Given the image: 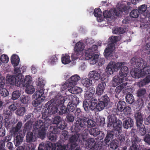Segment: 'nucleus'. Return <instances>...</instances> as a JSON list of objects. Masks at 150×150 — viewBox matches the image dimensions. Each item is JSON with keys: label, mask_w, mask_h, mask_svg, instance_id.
I'll use <instances>...</instances> for the list:
<instances>
[{"label": "nucleus", "mask_w": 150, "mask_h": 150, "mask_svg": "<svg viewBox=\"0 0 150 150\" xmlns=\"http://www.w3.org/2000/svg\"><path fill=\"white\" fill-rule=\"evenodd\" d=\"M66 100L64 97L62 96L60 94H58L53 98L45 104L46 108L44 109L43 113V115L48 116L49 115H51L56 113L58 110L59 106L63 104Z\"/></svg>", "instance_id": "obj_1"}, {"label": "nucleus", "mask_w": 150, "mask_h": 150, "mask_svg": "<svg viewBox=\"0 0 150 150\" xmlns=\"http://www.w3.org/2000/svg\"><path fill=\"white\" fill-rule=\"evenodd\" d=\"M52 123V120L48 117V116H45L42 114V120H38L35 122L33 127V132L35 130V132L38 131L40 138L43 139L45 137L48 126Z\"/></svg>", "instance_id": "obj_2"}, {"label": "nucleus", "mask_w": 150, "mask_h": 150, "mask_svg": "<svg viewBox=\"0 0 150 150\" xmlns=\"http://www.w3.org/2000/svg\"><path fill=\"white\" fill-rule=\"evenodd\" d=\"M96 125L95 122L86 117L83 116V118L78 117L75 123L74 130L76 132H80L81 131H83L88 127H94Z\"/></svg>", "instance_id": "obj_3"}, {"label": "nucleus", "mask_w": 150, "mask_h": 150, "mask_svg": "<svg viewBox=\"0 0 150 150\" xmlns=\"http://www.w3.org/2000/svg\"><path fill=\"white\" fill-rule=\"evenodd\" d=\"M113 130L108 131L106 137L103 142L104 144L107 145L112 139L117 135V133H120L122 132V123L121 121H118L112 125Z\"/></svg>", "instance_id": "obj_4"}, {"label": "nucleus", "mask_w": 150, "mask_h": 150, "mask_svg": "<svg viewBox=\"0 0 150 150\" xmlns=\"http://www.w3.org/2000/svg\"><path fill=\"white\" fill-rule=\"evenodd\" d=\"M98 48V46L97 45H93L85 52V56L88 58V59L90 60L91 64H95L98 61L99 56L95 54L97 52Z\"/></svg>", "instance_id": "obj_5"}, {"label": "nucleus", "mask_w": 150, "mask_h": 150, "mask_svg": "<svg viewBox=\"0 0 150 150\" xmlns=\"http://www.w3.org/2000/svg\"><path fill=\"white\" fill-rule=\"evenodd\" d=\"M117 36H112L108 39V44L105 49L104 53L105 56L106 57H110L115 49V45L116 42L118 41Z\"/></svg>", "instance_id": "obj_6"}, {"label": "nucleus", "mask_w": 150, "mask_h": 150, "mask_svg": "<svg viewBox=\"0 0 150 150\" xmlns=\"http://www.w3.org/2000/svg\"><path fill=\"white\" fill-rule=\"evenodd\" d=\"M146 93V90L145 88L139 89L137 92V96L138 98L136 102L137 107L139 109L142 108L144 105V101L145 99V94Z\"/></svg>", "instance_id": "obj_7"}, {"label": "nucleus", "mask_w": 150, "mask_h": 150, "mask_svg": "<svg viewBox=\"0 0 150 150\" xmlns=\"http://www.w3.org/2000/svg\"><path fill=\"white\" fill-rule=\"evenodd\" d=\"M71 131L72 132H75V134L71 136L69 138L68 144L71 148V150H72L75 148L76 147L78 146L77 142L79 140L80 134L78 133L79 132H76L74 130V128L72 127Z\"/></svg>", "instance_id": "obj_8"}, {"label": "nucleus", "mask_w": 150, "mask_h": 150, "mask_svg": "<svg viewBox=\"0 0 150 150\" xmlns=\"http://www.w3.org/2000/svg\"><path fill=\"white\" fill-rule=\"evenodd\" d=\"M122 65L121 63H116L113 62H110L106 69V71L108 74L111 75L115 71H117L120 68Z\"/></svg>", "instance_id": "obj_9"}, {"label": "nucleus", "mask_w": 150, "mask_h": 150, "mask_svg": "<svg viewBox=\"0 0 150 150\" xmlns=\"http://www.w3.org/2000/svg\"><path fill=\"white\" fill-rule=\"evenodd\" d=\"M114 15L117 16H121L123 12L126 14H127L129 13V9L128 7L125 4H122L120 6V7L114 11Z\"/></svg>", "instance_id": "obj_10"}, {"label": "nucleus", "mask_w": 150, "mask_h": 150, "mask_svg": "<svg viewBox=\"0 0 150 150\" xmlns=\"http://www.w3.org/2000/svg\"><path fill=\"white\" fill-rule=\"evenodd\" d=\"M131 61L132 63L134 62L137 67L141 70L147 64V62L141 58L133 57Z\"/></svg>", "instance_id": "obj_11"}, {"label": "nucleus", "mask_w": 150, "mask_h": 150, "mask_svg": "<svg viewBox=\"0 0 150 150\" xmlns=\"http://www.w3.org/2000/svg\"><path fill=\"white\" fill-rule=\"evenodd\" d=\"M137 107V105H135V110L136 112L135 113L134 117L136 120V125H139L143 124V115L142 114L141 110L139 109Z\"/></svg>", "instance_id": "obj_12"}, {"label": "nucleus", "mask_w": 150, "mask_h": 150, "mask_svg": "<svg viewBox=\"0 0 150 150\" xmlns=\"http://www.w3.org/2000/svg\"><path fill=\"white\" fill-rule=\"evenodd\" d=\"M31 77L29 76H26L24 79L23 76H22L19 79V82L20 83L19 87H25L30 85L31 83Z\"/></svg>", "instance_id": "obj_13"}, {"label": "nucleus", "mask_w": 150, "mask_h": 150, "mask_svg": "<svg viewBox=\"0 0 150 150\" xmlns=\"http://www.w3.org/2000/svg\"><path fill=\"white\" fill-rule=\"evenodd\" d=\"M19 79L18 77H16L13 75H10L7 77L6 81L10 84H15L16 86L19 87V86H20Z\"/></svg>", "instance_id": "obj_14"}, {"label": "nucleus", "mask_w": 150, "mask_h": 150, "mask_svg": "<svg viewBox=\"0 0 150 150\" xmlns=\"http://www.w3.org/2000/svg\"><path fill=\"white\" fill-rule=\"evenodd\" d=\"M52 123L56 124L62 129H64L66 127L64 122L62 120L61 118L59 116H56L54 118Z\"/></svg>", "instance_id": "obj_15"}, {"label": "nucleus", "mask_w": 150, "mask_h": 150, "mask_svg": "<svg viewBox=\"0 0 150 150\" xmlns=\"http://www.w3.org/2000/svg\"><path fill=\"white\" fill-rule=\"evenodd\" d=\"M86 147L89 149L93 150L97 147L94 138L88 139L85 143Z\"/></svg>", "instance_id": "obj_16"}, {"label": "nucleus", "mask_w": 150, "mask_h": 150, "mask_svg": "<svg viewBox=\"0 0 150 150\" xmlns=\"http://www.w3.org/2000/svg\"><path fill=\"white\" fill-rule=\"evenodd\" d=\"M55 150H71L70 146L67 144L65 145L62 144V141L59 140L57 142L55 143Z\"/></svg>", "instance_id": "obj_17"}, {"label": "nucleus", "mask_w": 150, "mask_h": 150, "mask_svg": "<svg viewBox=\"0 0 150 150\" xmlns=\"http://www.w3.org/2000/svg\"><path fill=\"white\" fill-rule=\"evenodd\" d=\"M130 74L131 76L134 78H139L144 76L142 71L136 68L132 69Z\"/></svg>", "instance_id": "obj_18"}, {"label": "nucleus", "mask_w": 150, "mask_h": 150, "mask_svg": "<svg viewBox=\"0 0 150 150\" xmlns=\"http://www.w3.org/2000/svg\"><path fill=\"white\" fill-rule=\"evenodd\" d=\"M22 126V123L21 121L18 122L15 126L12 127L11 133L12 135L15 137L17 133H20V130Z\"/></svg>", "instance_id": "obj_19"}, {"label": "nucleus", "mask_w": 150, "mask_h": 150, "mask_svg": "<svg viewBox=\"0 0 150 150\" xmlns=\"http://www.w3.org/2000/svg\"><path fill=\"white\" fill-rule=\"evenodd\" d=\"M5 85L4 80L0 78V94L2 96L6 97L9 94L7 89L3 88Z\"/></svg>", "instance_id": "obj_20"}, {"label": "nucleus", "mask_w": 150, "mask_h": 150, "mask_svg": "<svg viewBox=\"0 0 150 150\" xmlns=\"http://www.w3.org/2000/svg\"><path fill=\"white\" fill-rule=\"evenodd\" d=\"M106 85L105 82L104 81L100 82L98 84L96 90V93L97 95L100 97L103 93Z\"/></svg>", "instance_id": "obj_21"}, {"label": "nucleus", "mask_w": 150, "mask_h": 150, "mask_svg": "<svg viewBox=\"0 0 150 150\" xmlns=\"http://www.w3.org/2000/svg\"><path fill=\"white\" fill-rule=\"evenodd\" d=\"M116 115H118V114L117 112H116V114H112L108 117L109 121L107 123L108 127H110L112 126V125L114 123L117 122L118 121H120L117 120Z\"/></svg>", "instance_id": "obj_22"}, {"label": "nucleus", "mask_w": 150, "mask_h": 150, "mask_svg": "<svg viewBox=\"0 0 150 150\" xmlns=\"http://www.w3.org/2000/svg\"><path fill=\"white\" fill-rule=\"evenodd\" d=\"M24 134L21 133H17L14 137V143L16 146L19 145L22 143Z\"/></svg>", "instance_id": "obj_23"}, {"label": "nucleus", "mask_w": 150, "mask_h": 150, "mask_svg": "<svg viewBox=\"0 0 150 150\" xmlns=\"http://www.w3.org/2000/svg\"><path fill=\"white\" fill-rule=\"evenodd\" d=\"M134 122L132 119L130 117H127L125 119L123 122V127L126 129H130L133 127Z\"/></svg>", "instance_id": "obj_24"}, {"label": "nucleus", "mask_w": 150, "mask_h": 150, "mask_svg": "<svg viewBox=\"0 0 150 150\" xmlns=\"http://www.w3.org/2000/svg\"><path fill=\"white\" fill-rule=\"evenodd\" d=\"M52 143L48 141L45 144H43V145L40 144L38 147V150H44V149L45 150H52Z\"/></svg>", "instance_id": "obj_25"}, {"label": "nucleus", "mask_w": 150, "mask_h": 150, "mask_svg": "<svg viewBox=\"0 0 150 150\" xmlns=\"http://www.w3.org/2000/svg\"><path fill=\"white\" fill-rule=\"evenodd\" d=\"M101 74L99 73L96 71H90L88 74V76L89 78L93 79L96 80H99L101 76Z\"/></svg>", "instance_id": "obj_26"}, {"label": "nucleus", "mask_w": 150, "mask_h": 150, "mask_svg": "<svg viewBox=\"0 0 150 150\" xmlns=\"http://www.w3.org/2000/svg\"><path fill=\"white\" fill-rule=\"evenodd\" d=\"M40 90L37 91L33 95V98H38L39 99H42L43 98H45V97L43 96L44 94V90L45 89L42 88H40Z\"/></svg>", "instance_id": "obj_27"}, {"label": "nucleus", "mask_w": 150, "mask_h": 150, "mask_svg": "<svg viewBox=\"0 0 150 150\" xmlns=\"http://www.w3.org/2000/svg\"><path fill=\"white\" fill-rule=\"evenodd\" d=\"M80 79L79 76L77 74L71 76L68 79V81L70 84L73 85H76L78 81Z\"/></svg>", "instance_id": "obj_28"}, {"label": "nucleus", "mask_w": 150, "mask_h": 150, "mask_svg": "<svg viewBox=\"0 0 150 150\" xmlns=\"http://www.w3.org/2000/svg\"><path fill=\"white\" fill-rule=\"evenodd\" d=\"M36 140V137L33 134V133L28 132L26 136V141L28 142H35Z\"/></svg>", "instance_id": "obj_29"}, {"label": "nucleus", "mask_w": 150, "mask_h": 150, "mask_svg": "<svg viewBox=\"0 0 150 150\" xmlns=\"http://www.w3.org/2000/svg\"><path fill=\"white\" fill-rule=\"evenodd\" d=\"M84 48V45L83 43L79 42L76 43L74 47L75 52H81L83 51Z\"/></svg>", "instance_id": "obj_30"}, {"label": "nucleus", "mask_w": 150, "mask_h": 150, "mask_svg": "<svg viewBox=\"0 0 150 150\" xmlns=\"http://www.w3.org/2000/svg\"><path fill=\"white\" fill-rule=\"evenodd\" d=\"M11 62L12 64L14 67L17 66L20 61V59L19 57L16 55H13L11 58Z\"/></svg>", "instance_id": "obj_31"}, {"label": "nucleus", "mask_w": 150, "mask_h": 150, "mask_svg": "<svg viewBox=\"0 0 150 150\" xmlns=\"http://www.w3.org/2000/svg\"><path fill=\"white\" fill-rule=\"evenodd\" d=\"M121 69L120 71L119 74L121 77L124 78L127 76L129 72L128 69L127 67L121 66Z\"/></svg>", "instance_id": "obj_32"}, {"label": "nucleus", "mask_w": 150, "mask_h": 150, "mask_svg": "<svg viewBox=\"0 0 150 150\" xmlns=\"http://www.w3.org/2000/svg\"><path fill=\"white\" fill-rule=\"evenodd\" d=\"M124 79L121 78L118 76H115L113 77L112 80V85L114 86H116L123 82Z\"/></svg>", "instance_id": "obj_33"}, {"label": "nucleus", "mask_w": 150, "mask_h": 150, "mask_svg": "<svg viewBox=\"0 0 150 150\" xmlns=\"http://www.w3.org/2000/svg\"><path fill=\"white\" fill-rule=\"evenodd\" d=\"M150 82V74L147 76L144 79L140 81L138 83L140 87L145 86Z\"/></svg>", "instance_id": "obj_34"}, {"label": "nucleus", "mask_w": 150, "mask_h": 150, "mask_svg": "<svg viewBox=\"0 0 150 150\" xmlns=\"http://www.w3.org/2000/svg\"><path fill=\"white\" fill-rule=\"evenodd\" d=\"M69 99L70 100L69 102H71V103L74 105H77L79 103V98L75 95H70L69 96Z\"/></svg>", "instance_id": "obj_35"}, {"label": "nucleus", "mask_w": 150, "mask_h": 150, "mask_svg": "<svg viewBox=\"0 0 150 150\" xmlns=\"http://www.w3.org/2000/svg\"><path fill=\"white\" fill-rule=\"evenodd\" d=\"M83 106L85 111L87 113L90 112V110L93 111L94 110L93 109L91 108V105L86 100H84L83 102Z\"/></svg>", "instance_id": "obj_36"}, {"label": "nucleus", "mask_w": 150, "mask_h": 150, "mask_svg": "<svg viewBox=\"0 0 150 150\" xmlns=\"http://www.w3.org/2000/svg\"><path fill=\"white\" fill-rule=\"evenodd\" d=\"M69 91L71 93L76 94L81 93L82 92V90L80 88L74 86L69 89Z\"/></svg>", "instance_id": "obj_37"}, {"label": "nucleus", "mask_w": 150, "mask_h": 150, "mask_svg": "<svg viewBox=\"0 0 150 150\" xmlns=\"http://www.w3.org/2000/svg\"><path fill=\"white\" fill-rule=\"evenodd\" d=\"M81 83L83 85L86 87L89 88L92 84V81L87 78L82 79L81 80Z\"/></svg>", "instance_id": "obj_38"}, {"label": "nucleus", "mask_w": 150, "mask_h": 150, "mask_svg": "<svg viewBox=\"0 0 150 150\" xmlns=\"http://www.w3.org/2000/svg\"><path fill=\"white\" fill-rule=\"evenodd\" d=\"M125 29L121 27H116L113 29L112 32L113 33L116 34H122L125 32Z\"/></svg>", "instance_id": "obj_39"}, {"label": "nucleus", "mask_w": 150, "mask_h": 150, "mask_svg": "<svg viewBox=\"0 0 150 150\" xmlns=\"http://www.w3.org/2000/svg\"><path fill=\"white\" fill-rule=\"evenodd\" d=\"M127 106L126 103L122 101H119L117 105V108L118 110L119 111L122 112L123 108Z\"/></svg>", "instance_id": "obj_40"}, {"label": "nucleus", "mask_w": 150, "mask_h": 150, "mask_svg": "<svg viewBox=\"0 0 150 150\" xmlns=\"http://www.w3.org/2000/svg\"><path fill=\"white\" fill-rule=\"evenodd\" d=\"M81 132L82 131H81L80 132L78 133L80 134L79 142L82 144H83L86 142V141L87 139V135L86 134L84 133L81 134Z\"/></svg>", "instance_id": "obj_41"}, {"label": "nucleus", "mask_w": 150, "mask_h": 150, "mask_svg": "<svg viewBox=\"0 0 150 150\" xmlns=\"http://www.w3.org/2000/svg\"><path fill=\"white\" fill-rule=\"evenodd\" d=\"M98 99L102 102L104 103L107 105H108L110 100L109 98L107 95H105L104 96H103L100 97H99Z\"/></svg>", "instance_id": "obj_42"}, {"label": "nucleus", "mask_w": 150, "mask_h": 150, "mask_svg": "<svg viewBox=\"0 0 150 150\" xmlns=\"http://www.w3.org/2000/svg\"><path fill=\"white\" fill-rule=\"evenodd\" d=\"M98 102L97 99L94 97L92 98L90 100L88 101V102L91 105V107L94 110L96 108V106Z\"/></svg>", "instance_id": "obj_43"}, {"label": "nucleus", "mask_w": 150, "mask_h": 150, "mask_svg": "<svg viewBox=\"0 0 150 150\" xmlns=\"http://www.w3.org/2000/svg\"><path fill=\"white\" fill-rule=\"evenodd\" d=\"M137 126L139 129V131L141 135H144L146 134V130L144 125L142 124L139 125H137Z\"/></svg>", "instance_id": "obj_44"}, {"label": "nucleus", "mask_w": 150, "mask_h": 150, "mask_svg": "<svg viewBox=\"0 0 150 150\" xmlns=\"http://www.w3.org/2000/svg\"><path fill=\"white\" fill-rule=\"evenodd\" d=\"M117 135L114 139L118 142H120V143L124 142L125 140V137L122 135H120L119 133H117Z\"/></svg>", "instance_id": "obj_45"}, {"label": "nucleus", "mask_w": 150, "mask_h": 150, "mask_svg": "<svg viewBox=\"0 0 150 150\" xmlns=\"http://www.w3.org/2000/svg\"><path fill=\"white\" fill-rule=\"evenodd\" d=\"M77 105H74L72 104L71 102H69L67 105V107L69 113V112H74L76 110V107Z\"/></svg>", "instance_id": "obj_46"}, {"label": "nucleus", "mask_w": 150, "mask_h": 150, "mask_svg": "<svg viewBox=\"0 0 150 150\" xmlns=\"http://www.w3.org/2000/svg\"><path fill=\"white\" fill-rule=\"evenodd\" d=\"M107 106L104 103L99 100V101L97 103L96 106V109H97L99 111H100L103 109L105 107Z\"/></svg>", "instance_id": "obj_47"}, {"label": "nucleus", "mask_w": 150, "mask_h": 150, "mask_svg": "<svg viewBox=\"0 0 150 150\" xmlns=\"http://www.w3.org/2000/svg\"><path fill=\"white\" fill-rule=\"evenodd\" d=\"M100 131L98 129L95 128L90 129L89 130V133L91 135H93L94 137L97 136L99 133Z\"/></svg>", "instance_id": "obj_48"}, {"label": "nucleus", "mask_w": 150, "mask_h": 150, "mask_svg": "<svg viewBox=\"0 0 150 150\" xmlns=\"http://www.w3.org/2000/svg\"><path fill=\"white\" fill-rule=\"evenodd\" d=\"M25 92L28 94H32L35 91L34 87L31 84L25 86Z\"/></svg>", "instance_id": "obj_49"}, {"label": "nucleus", "mask_w": 150, "mask_h": 150, "mask_svg": "<svg viewBox=\"0 0 150 150\" xmlns=\"http://www.w3.org/2000/svg\"><path fill=\"white\" fill-rule=\"evenodd\" d=\"M45 100V98H43L42 99H39L38 98H35V99L32 102V104L33 106L36 107L39 105L41 103Z\"/></svg>", "instance_id": "obj_50"}, {"label": "nucleus", "mask_w": 150, "mask_h": 150, "mask_svg": "<svg viewBox=\"0 0 150 150\" xmlns=\"http://www.w3.org/2000/svg\"><path fill=\"white\" fill-rule=\"evenodd\" d=\"M25 111V108L24 107H21L16 110V113L18 115L22 116L24 114Z\"/></svg>", "instance_id": "obj_51"}, {"label": "nucleus", "mask_w": 150, "mask_h": 150, "mask_svg": "<svg viewBox=\"0 0 150 150\" xmlns=\"http://www.w3.org/2000/svg\"><path fill=\"white\" fill-rule=\"evenodd\" d=\"M69 113L67 107L62 105L60 108V110L59 111V114L62 115L64 114H67Z\"/></svg>", "instance_id": "obj_52"}, {"label": "nucleus", "mask_w": 150, "mask_h": 150, "mask_svg": "<svg viewBox=\"0 0 150 150\" xmlns=\"http://www.w3.org/2000/svg\"><path fill=\"white\" fill-rule=\"evenodd\" d=\"M61 59L62 63L64 64H68L71 62L70 56L67 54L62 57Z\"/></svg>", "instance_id": "obj_53"}, {"label": "nucleus", "mask_w": 150, "mask_h": 150, "mask_svg": "<svg viewBox=\"0 0 150 150\" xmlns=\"http://www.w3.org/2000/svg\"><path fill=\"white\" fill-rule=\"evenodd\" d=\"M125 98L126 102L129 104H131L134 102V98L132 94H128Z\"/></svg>", "instance_id": "obj_54"}, {"label": "nucleus", "mask_w": 150, "mask_h": 150, "mask_svg": "<svg viewBox=\"0 0 150 150\" xmlns=\"http://www.w3.org/2000/svg\"><path fill=\"white\" fill-rule=\"evenodd\" d=\"M50 127L51 129H52V132L56 134H59L61 131L64 129H62L60 127H58L57 125L56 127L51 126Z\"/></svg>", "instance_id": "obj_55"}, {"label": "nucleus", "mask_w": 150, "mask_h": 150, "mask_svg": "<svg viewBox=\"0 0 150 150\" xmlns=\"http://www.w3.org/2000/svg\"><path fill=\"white\" fill-rule=\"evenodd\" d=\"M97 124L101 127H103L105 124V119L104 117H100L96 121Z\"/></svg>", "instance_id": "obj_56"}, {"label": "nucleus", "mask_w": 150, "mask_h": 150, "mask_svg": "<svg viewBox=\"0 0 150 150\" xmlns=\"http://www.w3.org/2000/svg\"><path fill=\"white\" fill-rule=\"evenodd\" d=\"M123 113L122 115H124L125 116L127 115L130 114L131 112V108L129 106H126L125 108H123V110H122Z\"/></svg>", "instance_id": "obj_57"}, {"label": "nucleus", "mask_w": 150, "mask_h": 150, "mask_svg": "<svg viewBox=\"0 0 150 150\" xmlns=\"http://www.w3.org/2000/svg\"><path fill=\"white\" fill-rule=\"evenodd\" d=\"M38 83L37 86L38 88H40L44 89L45 81L42 78L39 77L38 78Z\"/></svg>", "instance_id": "obj_58"}, {"label": "nucleus", "mask_w": 150, "mask_h": 150, "mask_svg": "<svg viewBox=\"0 0 150 150\" xmlns=\"http://www.w3.org/2000/svg\"><path fill=\"white\" fill-rule=\"evenodd\" d=\"M140 13L139 11L137 9L133 10L130 13V16L133 18H137L139 14Z\"/></svg>", "instance_id": "obj_59"}, {"label": "nucleus", "mask_w": 150, "mask_h": 150, "mask_svg": "<svg viewBox=\"0 0 150 150\" xmlns=\"http://www.w3.org/2000/svg\"><path fill=\"white\" fill-rule=\"evenodd\" d=\"M20 95L21 93L18 91H14L12 93L11 99L13 100L17 99Z\"/></svg>", "instance_id": "obj_60"}, {"label": "nucleus", "mask_w": 150, "mask_h": 150, "mask_svg": "<svg viewBox=\"0 0 150 150\" xmlns=\"http://www.w3.org/2000/svg\"><path fill=\"white\" fill-rule=\"evenodd\" d=\"M102 12L101 9L99 8H96L94 10L93 14L96 17H100L102 16Z\"/></svg>", "instance_id": "obj_61"}, {"label": "nucleus", "mask_w": 150, "mask_h": 150, "mask_svg": "<svg viewBox=\"0 0 150 150\" xmlns=\"http://www.w3.org/2000/svg\"><path fill=\"white\" fill-rule=\"evenodd\" d=\"M118 145V143L116 141L113 140L110 145V148L112 150L115 149L117 148Z\"/></svg>", "instance_id": "obj_62"}, {"label": "nucleus", "mask_w": 150, "mask_h": 150, "mask_svg": "<svg viewBox=\"0 0 150 150\" xmlns=\"http://www.w3.org/2000/svg\"><path fill=\"white\" fill-rule=\"evenodd\" d=\"M48 138L49 140L52 142H54L57 139L56 135L52 132H51L48 135Z\"/></svg>", "instance_id": "obj_63"}, {"label": "nucleus", "mask_w": 150, "mask_h": 150, "mask_svg": "<svg viewBox=\"0 0 150 150\" xmlns=\"http://www.w3.org/2000/svg\"><path fill=\"white\" fill-rule=\"evenodd\" d=\"M144 76L150 74V66H145L142 69Z\"/></svg>", "instance_id": "obj_64"}]
</instances>
